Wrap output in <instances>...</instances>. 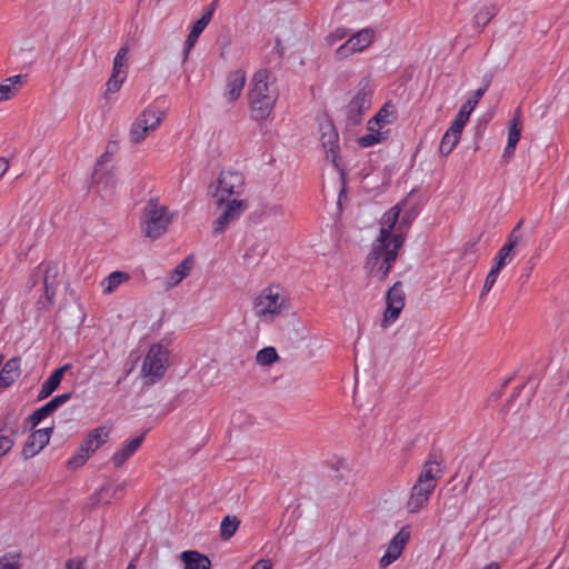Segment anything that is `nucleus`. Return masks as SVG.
<instances>
[{"instance_id": "obj_37", "label": "nucleus", "mask_w": 569, "mask_h": 569, "mask_svg": "<svg viewBox=\"0 0 569 569\" xmlns=\"http://www.w3.org/2000/svg\"><path fill=\"white\" fill-rule=\"evenodd\" d=\"M59 272L58 264L49 262L44 267L43 284H56L57 276Z\"/></svg>"}, {"instance_id": "obj_7", "label": "nucleus", "mask_w": 569, "mask_h": 569, "mask_svg": "<svg viewBox=\"0 0 569 569\" xmlns=\"http://www.w3.org/2000/svg\"><path fill=\"white\" fill-rule=\"evenodd\" d=\"M110 437V429L97 427L81 441L76 452L69 458L67 465L70 469L82 467L93 452L103 446Z\"/></svg>"}, {"instance_id": "obj_45", "label": "nucleus", "mask_w": 569, "mask_h": 569, "mask_svg": "<svg viewBox=\"0 0 569 569\" xmlns=\"http://www.w3.org/2000/svg\"><path fill=\"white\" fill-rule=\"evenodd\" d=\"M127 53H128V49L126 47L120 48L113 59V63L126 68L124 64H126Z\"/></svg>"}, {"instance_id": "obj_13", "label": "nucleus", "mask_w": 569, "mask_h": 569, "mask_svg": "<svg viewBox=\"0 0 569 569\" xmlns=\"http://www.w3.org/2000/svg\"><path fill=\"white\" fill-rule=\"evenodd\" d=\"M319 131L327 160L339 169V133L333 122L329 119L321 121L319 124Z\"/></svg>"}, {"instance_id": "obj_39", "label": "nucleus", "mask_w": 569, "mask_h": 569, "mask_svg": "<svg viewBox=\"0 0 569 569\" xmlns=\"http://www.w3.org/2000/svg\"><path fill=\"white\" fill-rule=\"evenodd\" d=\"M349 36V30L345 27H339L329 33L327 40L329 44H336Z\"/></svg>"}, {"instance_id": "obj_40", "label": "nucleus", "mask_w": 569, "mask_h": 569, "mask_svg": "<svg viewBox=\"0 0 569 569\" xmlns=\"http://www.w3.org/2000/svg\"><path fill=\"white\" fill-rule=\"evenodd\" d=\"M390 120H389V113L388 111L382 108L369 122L368 124H372L373 127L375 126H378V127H382L387 123H389Z\"/></svg>"}, {"instance_id": "obj_36", "label": "nucleus", "mask_w": 569, "mask_h": 569, "mask_svg": "<svg viewBox=\"0 0 569 569\" xmlns=\"http://www.w3.org/2000/svg\"><path fill=\"white\" fill-rule=\"evenodd\" d=\"M469 117H470V114L465 112V110L459 109L451 126L448 129H450L451 131H455V132L462 133L465 126L469 121Z\"/></svg>"}, {"instance_id": "obj_1", "label": "nucleus", "mask_w": 569, "mask_h": 569, "mask_svg": "<svg viewBox=\"0 0 569 569\" xmlns=\"http://www.w3.org/2000/svg\"><path fill=\"white\" fill-rule=\"evenodd\" d=\"M400 208L393 206L386 211L380 219V229L377 239L372 242L367 257V269L371 277L385 280L392 269L398 252L405 243V236L400 232L392 233L399 219Z\"/></svg>"}, {"instance_id": "obj_4", "label": "nucleus", "mask_w": 569, "mask_h": 569, "mask_svg": "<svg viewBox=\"0 0 569 569\" xmlns=\"http://www.w3.org/2000/svg\"><path fill=\"white\" fill-rule=\"evenodd\" d=\"M176 216L177 211H171L167 206L160 203L158 198H150L141 216L144 237L152 240L159 239L164 234Z\"/></svg>"}, {"instance_id": "obj_41", "label": "nucleus", "mask_w": 569, "mask_h": 569, "mask_svg": "<svg viewBox=\"0 0 569 569\" xmlns=\"http://www.w3.org/2000/svg\"><path fill=\"white\" fill-rule=\"evenodd\" d=\"M13 446V440L0 430V457L7 455Z\"/></svg>"}, {"instance_id": "obj_3", "label": "nucleus", "mask_w": 569, "mask_h": 569, "mask_svg": "<svg viewBox=\"0 0 569 569\" xmlns=\"http://www.w3.org/2000/svg\"><path fill=\"white\" fill-rule=\"evenodd\" d=\"M278 97V87L271 72L267 69L256 71L248 92L252 119L266 120L274 108Z\"/></svg>"}, {"instance_id": "obj_10", "label": "nucleus", "mask_w": 569, "mask_h": 569, "mask_svg": "<svg viewBox=\"0 0 569 569\" xmlns=\"http://www.w3.org/2000/svg\"><path fill=\"white\" fill-rule=\"evenodd\" d=\"M286 307V298L274 287L264 288L254 299L253 312L261 321H271Z\"/></svg>"}, {"instance_id": "obj_32", "label": "nucleus", "mask_w": 569, "mask_h": 569, "mask_svg": "<svg viewBox=\"0 0 569 569\" xmlns=\"http://www.w3.org/2000/svg\"><path fill=\"white\" fill-rule=\"evenodd\" d=\"M521 120L519 116L516 114L509 122L507 143L510 144V147L518 144L521 137Z\"/></svg>"}, {"instance_id": "obj_44", "label": "nucleus", "mask_w": 569, "mask_h": 569, "mask_svg": "<svg viewBox=\"0 0 569 569\" xmlns=\"http://www.w3.org/2000/svg\"><path fill=\"white\" fill-rule=\"evenodd\" d=\"M44 298L49 305H53L56 298V284H43Z\"/></svg>"}, {"instance_id": "obj_20", "label": "nucleus", "mask_w": 569, "mask_h": 569, "mask_svg": "<svg viewBox=\"0 0 569 569\" xmlns=\"http://www.w3.org/2000/svg\"><path fill=\"white\" fill-rule=\"evenodd\" d=\"M52 433V428H41L33 431L24 448L23 455L26 458L36 456L39 451H41L50 441Z\"/></svg>"}, {"instance_id": "obj_50", "label": "nucleus", "mask_w": 569, "mask_h": 569, "mask_svg": "<svg viewBox=\"0 0 569 569\" xmlns=\"http://www.w3.org/2000/svg\"><path fill=\"white\" fill-rule=\"evenodd\" d=\"M495 283H496L495 281L489 280V279L486 278L485 283H483V288H482V291H481V296L487 295L492 289Z\"/></svg>"}, {"instance_id": "obj_46", "label": "nucleus", "mask_w": 569, "mask_h": 569, "mask_svg": "<svg viewBox=\"0 0 569 569\" xmlns=\"http://www.w3.org/2000/svg\"><path fill=\"white\" fill-rule=\"evenodd\" d=\"M251 569H272V562L270 559H260L253 563Z\"/></svg>"}, {"instance_id": "obj_55", "label": "nucleus", "mask_w": 569, "mask_h": 569, "mask_svg": "<svg viewBox=\"0 0 569 569\" xmlns=\"http://www.w3.org/2000/svg\"><path fill=\"white\" fill-rule=\"evenodd\" d=\"M93 179L97 181V183H100L99 169L98 168H96V170H94Z\"/></svg>"}, {"instance_id": "obj_17", "label": "nucleus", "mask_w": 569, "mask_h": 569, "mask_svg": "<svg viewBox=\"0 0 569 569\" xmlns=\"http://www.w3.org/2000/svg\"><path fill=\"white\" fill-rule=\"evenodd\" d=\"M144 432L124 441L112 455L111 461L116 468L123 466L140 448L144 439Z\"/></svg>"}, {"instance_id": "obj_16", "label": "nucleus", "mask_w": 569, "mask_h": 569, "mask_svg": "<svg viewBox=\"0 0 569 569\" xmlns=\"http://www.w3.org/2000/svg\"><path fill=\"white\" fill-rule=\"evenodd\" d=\"M72 397V392H64L53 397L46 405L33 411L29 416V422L32 427L39 425L42 420H44L48 416L54 412L58 408L63 406L67 401H69Z\"/></svg>"}, {"instance_id": "obj_26", "label": "nucleus", "mask_w": 569, "mask_h": 569, "mask_svg": "<svg viewBox=\"0 0 569 569\" xmlns=\"http://www.w3.org/2000/svg\"><path fill=\"white\" fill-rule=\"evenodd\" d=\"M184 569H210L209 558L198 551L187 550L181 553Z\"/></svg>"}, {"instance_id": "obj_31", "label": "nucleus", "mask_w": 569, "mask_h": 569, "mask_svg": "<svg viewBox=\"0 0 569 569\" xmlns=\"http://www.w3.org/2000/svg\"><path fill=\"white\" fill-rule=\"evenodd\" d=\"M489 82L485 83L482 87L478 88L466 102L460 107L461 110H465L468 114H471L480 99L483 97L486 91L488 90Z\"/></svg>"}, {"instance_id": "obj_14", "label": "nucleus", "mask_w": 569, "mask_h": 569, "mask_svg": "<svg viewBox=\"0 0 569 569\" xmlns=\"http://www.w3.org/2000/svg\"><path fill=\"white\" fill-rule=\"evenodd\" d=\"M375 38L372 28H363L357 33L350 36L336 51L339 59H346L349 56L361 52L368 48Z\"/></svg>"}, {"instance_id": "obj_8", "label": "nucleus", "mask_w": 569, "mask_h": 569, "mask_svg": "<svg viewBox=\"0 0 569 569\" xmlns=\"http://www.w3.org/2000/svg\"><path fill=\"white\" fill-rule=\"evenodd\" d=\"M244 174L234 169H223L220 171L213 190V198H243L246 191Z\"/></svg>"}, {"instance_id": "obj_25", "label": "nucleus", "mask_w": 569, "mask_h": 569, "mask_svg": "<svg viewBox=\"0 0 569 569\" xmlns=\"http://www.w3.org/2000/svg\"><path fill=\"white\" fill-rule=\"evenodd\" d=\"M26 76L23 74H14L4 79L0 83V102L9 100L13 96H16L21 89L22 82Z\"/></svg>"}, {"instance_id": "obj_54", "label": "nucleus", "mask_w": 569, "mask_h": 569, "mask_svg": "<svg viewBox=\"0 0 569 569\" xmlns=\"http://www.w3.org/2000/svg\"><path fill=\"white\" fill-rule=\"evenodd\" d=\"M498 277H499V274H497V273H495V272L489 271L486 278H487V279H489V280H492V281L497 282Z\"/></svg>"}, {"instance_id": "obj_33", "label": "nucleus", "mask_w": 569, "mask_h": 569, "mask_svg": "<svg viewBox=\"0 0 569 569\" xmlns=\"http://www.w3.org/2000/svg\"><path fill=\"white\" fill-rule=\"evenodd\" d=\"M497 14V8L493 4L483 6L475 16V22L479 27H485Z\"/></svg>"}, {"instance_id": "obj_43", "label": "nucleus", "mask_w": 569, "mask_h": 569, "mask_svg": "<svg viewBox=\"0 0 569 569\" xmlns=\"http://www.w3.org/2000/svg\"><path fill=\"white\" fill-rule=\"evenodd\" d=\"M66 569H88L86 560L80 557L70 558L66 561Z\"/></svg>"}, {"instance_id": "obj_42", "label": "nucleus", "mask_w": 569, "mask_h": 569, "mask_svg": "<svg viewBox=\"0 0 569 569\" xmlns=\"http://www.w3.org/2000/svg\"><path fill=\"white\" fill-rule=\"evenodd\" d=\"M124 79L126 78L111 74V77L109 78V80L107 82V91L108 92H117L121 88Z\"/></svg>"}, {"instance_id": "obj_15", "label": "nucleus", "mask_w": 569, "mask_h": 569, "mask_svg": "<svg viewBox=\"0 0 569 569\" xmlns=\"http://www.w3.org/2000/svg\"><path fill=\"white\" fill-rule=\"evenodd\" d=\"M410 538V532L402 528L400 529L390 540L387 546V549L382 557L379 560L380 567L385 568L395 562L402 553L408 540Z\"/></svg>"}, {"instance_id": "obj_22", "label": "nucleus", "mask_w": 569, "mask_h": 569, "mask_svg": "<svg viewBox=\"0 0 569 569\" xmlns=\"http://www.w3.org/2000/svg\"><path fill=\"white\" fill-rule=\"evenodd\" d=\"M71 363H66L56 370L43 381L38 393V399L43 400L48 398L61 383L63 375L71 368Z\"/></svg>"}, {"instance_id": "obj_47", "label": "nucleus", "mask_w": 569, "mask_h": 569, "mask_svg": "<svg viewBox=\"0 0 569 569\" xmlns=\"http://www.w3.org/2000/svg\"><path fill=\"white\" fill-rule=\"evenodd\" d=\"M516 147L517 146H511L507 143V146L505 147V150H503V153H502V158L506 159V160H509L513 157L515 154V151H516Z\"/></svg>"}, {"instance_id": "obj_27", "label": "nucleus", "mask_w": 569, "mask_h": 569, "mask_svg": "<svg viewBox=\"0 0 569 569\" xmlns=\"http://www.w3.org/2000/svg\"><path fill=\"white\" fill-rule=\"evenodd\" d=\"M461 138V133L451 131L450 129H447L443 133L440 144H439V152L441 156L447 157L450 154L453 149L457 147Z\"/></svg>"}, {"instance_id": "obj_11", "label": "nucleus", "mask_w": 569, "mask_h": 569, "mask_svg": "<svg viewBox=\"0 0 569 569\" xmlns=\"http://www.w3.org/2000/svg\"><path fill=\"white\" fill-rule=\"evenodd\" d=\"M372 104V90L368 81H361L350 102L346 107V117L349 124H359L363 113Z\"/></svg>"}, {"instance_id": "obj_30", "label": "nucleus", "mask_w": 569, "mask_h": 569, "mask_svg": "<svg viewBox=\"0 0 569 569\" xmlns=\"http://www.w3.org/2000/svg\"><path fill=\"white\" fill-rule=\"evenodd\" d=\"M239 523L236 516H226L220 525V536L226 540L230 539L236 533Z\"/></svg>"}, {"instance_id": "obj_24", "label": "nucleus", "mask_w": 569, "mask_h": 569, "mask_svg": "<svg viewBox=\"0 0 569 569\" xmlns=\"http://www.w3.org/2000/svg\"><path fill=\"white\" fill-rule=\"evenodd\" d=\"M20 376V358L13 357L9 359L0 370V385L3 387L11 386Z\"/></svg>"}, {"instance_id": "obj_18", "label": "nucleus", "mask_w": 569, "mask_h": 569, "mask_svg": "<svg viewBox=\"0 0 569 569\" xmlns=\"http://www.w3.org/2000/svg\"><path fill=\"white\" fill-rule=\"evenodd\" d=\"M520 224L521 223L519 222L511 230V232L509 233V236L507 238L506 243L499 249V251L497 252V254L495 257V259H497L505 266L509 264L513 260V258L516 256L515 248L518 246V243L522 239V232H521Z\"/></svg>"}, {"instance_id": "obj_5", "label": "nucleus", "mask_w": 569, "mask_h": 569, "mask_svg": "<svg viewBox=\"0 0 569 569\" xmlns=\"http://www.w3.org/2000/svg\"><path fill=\"white\" fill-rule=\"evenodd\" d=\"M169 349L161 343H153L148 349L140 370V376L146 385L159 382L169 367Z\"/></svg>"}, {"instance_id": "obj_28", "label": "nucleus", "mask_w": 569, "mask_h": 569, "mask_svg": "<svg viewBox=\"0 0 569 569\" xmlns=\"http://www.w3.org/2000/svg\"><path fill=\"white\" fill-rule=\"evenodd\" d=\"M130 276L124 271H113L111 272L103 281V292L111 293L114 291L122 282L129 280Z\"/></svg>"}, {"instance_id": "obj_29", "label": "nucleus", "mask_w": 569, "mask_h": 569, "mask_svg": "<svg viewBox=\"0 0 569 569\" xmlns=\"http://www.w3.org/2000/svg\"><path fill=\"white\" fill-rule=\"evenodd\" d=\"M369 132L359 138L358 142L362 148H369L380 143L386 139L383 132L376 130L372 124H368Z\"/></svg>"}, {"instance_id": "obj_21", "label": "nucleus", "mask_w": 569, "mask_h": 569, "mask_svg": "<svg viewBox=\"0 0 569 569\" xmlns=\"http://www.w3.org/2000/svg\"><path fill=\"white\" fill-rule=\"evenodd\" d=\"M246 84V72L241 69L231 71L227 76V89L224 98L228 102H234L239 99Z\"/></svg>"}, {"instance_id": "obj_34", "label": "nucleus", "mask_w": 569, "mask_h": 569, "mask_svg": "<svg viewBox=\"0 0 569 569\" xmlns=\"http://www.w3.org/2000/svg\"><path fill=\"white\" fill-rule=\"evenodd\" d=\"M257 362L261 366H269L278 359V353L273 347H266L257 352Z\"/></svg>"}, {"instance_id": "obj_53", "label": "nucleus", "mask_w": 569, "mask_h": 569, "mask_svg": "<svg viewBox=\"0 0 569 569\" xmlns=\"http://www.w3.org/2000/svg\"><path fill=\"white\" fill-rule=\"evenodd\" d=\"M8 169H9L8 161L4 158H0V179L8 171Z\"/></svg>"}, {"instance_id": "obj_9", "label": "nucleus", "mask_w": 569, "mask_h": 569, "mask_svg": "<svg viewBox=\"0 0 569 569\" xmlns=\"http://www.w3.org/2000/svg\"><path fill=\"white\" fill-rule=\"evenodd\" d=\"M164 111L156 104L148 106L132 122L130 128V140L140 143L154 131L164 119Z\"/></svg>"}, {"instance_id": "obj_52", "label": "nucleus", "mask_w": 569, "mask_h": 569, "mask_svg": "<svg viewBox=\"0 0 569 569\" xmlns=\"http://www.w3.org/2000/svg\"><path fill=\"white\" fill-rule=\"evenodd\" d=\"M503 267H506L503 263H501L500 261H498L497 259H495V262H493V264L491 266V268H490V270H489V271H491V272H495V273L499 274Z\"/></svg>"}, {"instance_id": "obj_35", "label": "nucleus", "mask_w": 569, "mask_h": 569, "mask_svg": "<svg viewBox=\"0 0 569 569\" xmlns=\"http://www.w3.org/2000/svg\"><path fill=\"white\" fill-rule=\"evenodd\" d=\"M20 556L17 552H7L0 557V569H19Z\"/></svg>"}, {"instance_id": "obj_6", "label": "nucleus", "mask_w": 569, "mask_h": 569, "mask_svg": "<svg viewBox=\"0 0 569 569\" xmlns=\"http://www.w3.org/2000/svg\"><path fill=\"white\" fill-rule=\"evenodd\" d=\"M219 210L218 217L212 224L214 234L223 233L230 223L238 220L248 209L249 202L244 198H213Z\"/></svg>"}, {"instance_id": "obj_12", "label": "nucleus", "mask_w": 569, "mask_h": 569, "mask_svg": "<svg viewBox=\"0 0 569 569\" xmlns=\"http://www.w3.org/2000/svg\"><path fill=\"white\" fill-rule=\"evenodd\" d=\"M406 303V295L403 292L402 283L397 281L387 291L386 295V310L381 326L388 328L399 318Z\"/></svg>"}, {"instance_id": "obj_56", "label": "nucleus", "mask_w": 569, "mask_h": 569, "mask_svg": "<svg viewBox=\"0 0 569 569\" xmlns=\"http://www.w3.org/2000/svg\"><path fill=\"white\" fill-rule=\"evenodd\" d=\"M127 569H136L134 563H133V562H130V563L128 565Z\"/></svg>"}, {"instance_id": "obj_51", "label": "nucleus", "mask_w": 569, "mask_h": 569, "mask_svg": "<svg viewBox=\"0 0 569 569\" xmlns=\"http://www.w3.org/2000/svg\"><path fill=\"white\" fill-rule=\"evenodd\" d=\"M503 267H506L503 263H501L500 261H498L497 259H495V262H493V264L491 266V268H490V270H489V271H491V272H495V273L499 274Z\"/></svg>"}, {"instance_id": "obj_48", "label": "nucleus", "mask_w": 569, "mask_h": 569, "mask_svg": "<svg viewBox=\"0 0 569 569\" xmlns=\"http://www.w3.org/2000/svg\"><path fill=\"white\" fill-rule=\"evenodd\" d=\"M111 74L126 78L127 77V70H126L124 67L117 66V64L113 63L112 73Z\"/></svg>"}, {"instance_id": "obj_2", "label": "nucleus", "mask_w": 569, "mask_h": 569, "mask_svg": "<svg viewBox=\"0 0 569 569\" xmlns=\"http://www.w3.org/2000/svg\"><path fill=\"white\" fill-rule=\"evenodd\" d=\"M446 472V467L440 453H429L427 460L412 483L406 501V510L409 513H418L426 508L433 495L438 482Z\"/></svg>"}, {"instance_id": "obj_23", "label": "nucleus", "mask_w": 569, "mask_h": 569, "mask_svg": "<svg viewBox=\"0 0 569 569\" xmlns=\"http://www.w3.org/2000/svg\"><path fill=\"white\" fill-rule=\"evenodd\" d=\"M194 261L192 256L186 257L167 277L166 288L171 289L178 286L191 271Z\"/></svg>"}, {"instance_id": "obj_38", "label": "nucleus", "mask_w": 569, "mask_h": 569, "mask_svg": "<svg viewBox=\"0 0 569 569\" xmlns=\"http://www.w3.org/2000/svg\"><path fill=\"white\" fill-rule=\"evenodd\" d=\"M120 490H122L121 486H103L99 491L100 500L109 503Z\"/></svg>"}, {"instance_id": "obj_19", "label": "nucleus", "mask_w": 569, "mask_h": 569, "mask_svg": "<svg viewBox=\"0 0 569 569\" xmlns=\"http://www.w3.org/2000/svg\"><path fill=\"white\" fill-rule=\"evenodd\" d=\"M214 3L213 2L211 4V8L206 11L193 24H192V28L190 30V33L188 34L187 37V40L184 42V50H183V53H184V59H187L189 52L191 51V49L194 47L196 42L198 41L200 34L203 32V30L206 29V27L209 24L211 18H212V14L214 12Z\"/></svg>"}, {"instance_id": "obj_49", "label": "nucleus", "mask_w": 569, "mask_h": 569, "mask_svg": "<svg viewBox=\"0 0 569 569\" xmlns=\"http://www.w3.org/2000/svg\"><path fill=\"white\" fill-rule=\"evenodd\" d=\"M264 213H268L269 216H278L282 213V206L281 204H273L271 206L268 211H264Z\"/></svg>"}]
</instances>
